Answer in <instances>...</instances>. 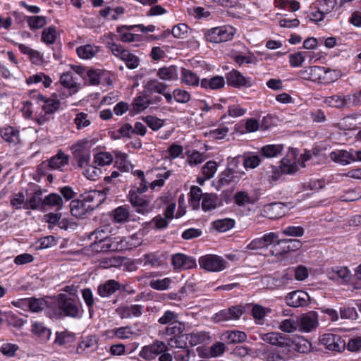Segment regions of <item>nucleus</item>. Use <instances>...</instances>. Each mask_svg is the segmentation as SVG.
Masks as SVG:
<instances>
[{
  "instance_id": "obj_1",
  "label": "nucleus",
  "mask_w": 361,
  "mask_h": 361,
  "mask_svg": "<svg viewBox=\"0 0 361 361\" xmlns=\"http://www.w3.org/2000/svg\"><path fill=\"white\" fill-rule=\"evenodd\" d=\"M107 47L115 56L125 61L128 68L135 69L138 67L140 64L139 58L130 53L128 50L125 49L121 44L114 42H108Z\"/></svg>"
},
{
  "instance_id": "obj_2",
  "label": "nucleus",
  "mask_w": 361,
  "mask_h": 361,
  "mask_svg": "<svg viewBox=\"0 0 361 361\" xmlns=\"http://www.w3.org/2000/svg\"><path fill=\"white\" fill-rule=\"evenodd\" d=\"M58 307L66 317L77 318L80 317V302L75 298L61 293L59 295Z\"/></svg>"
},
{
  "instance_id": "obj_3",
  "label": "nucleus",
  "mask_w": 361,
  "mask_h": 361,
  "mask_svg": "<svg viewBox=\"0 0 361 361\" xmlns=\"http://www.w3.org/2000/svg\"><path fill=\"white\" fill-rule=\"evenodd\" d=\"M234 29L231 26H221L212 28L205 33L207 41L213 43L227 42L233 37Z\"/></svg>"
},
{
  "instance_id": "obj_4",
  "label": "nucleus",
  "mask_w": 361,
  "mask_h": 361,
  "mask_svg": "<svg viewBox=\"0 0 361 361\" xmlns=\"http://www.w3.org/2000/svg\"><path fill=\"white\" fill-rule=\"evenodd\" d=\"M199 264L208 271L219 272L226 268L227 262L220 256L207 255L199 259Z\"/></svg>"
},
{
  "instance_id": "obj_5",
  "label": "nucleus",
  "mask_w": 361,
  "mask_h": 361,
  "mask_svg": "<svg viewBox=\"0 0 361 361\" xmlns=\"http://www.w3.org/2000/svg\"><path fill=\"white\" fill-rule=\"evenodd\" d=\"M128 200L135 209V212L146 214L152 211L150 207L151 200L142 194L138 193L135 190H130L128 194Z\"/></svg>"
},
{
  "instance_id": "obj_6",
  "label": "nucleus",
  "mask_w": 361,
  "mask_h": 361,
  "mask_svg": "<svg viewBox=\"0 0 361 361\" xmlns=\"http://www.w3.org/2000/svg\"><path fill=\"white\" fill-rule=\"evenodd\" d=\"M321 344L326 349L336 352H341L345 348L346 343L341 336L334 334H324L319 338Z\"/></svg>"
},
{
  "instance_id": "obj_7",
  "label": "nucleus",
  "mask_w": 361,
  "mask_h": 361,
  "mask_svg": "<svg viewBox=\"0 0 361 361\" xmlns=\"http://www.w3.org/2000/svg\"><path fill=\"white\" fill-rule=\"evenodd\" d=\"M176 204L171 203L167 205L163 214H158L152 219L153 228L154 230H163L168 227L169 221L174 217Z\"/></svg>"
},
{
  "instance_id": "obj_8",
  "label": "nucleus",
  "mask_w": 361,
  "mask_h": 361,
  "mask_svg": "<svg viewBox=\"0 0 361 361\" xmlns=\"http://www.w3.org/2000/svg\"><path fill=\"white\" fill-rule=\"evenodd\" d=\"M298 329L300 331L310 332L319 325L317 314L315 312H309L302 314L297 320Z\"/></svg>"
},
{
  "instance_id": "obj_9",
  "label": "nucleus",
  "mask_w": 361,
  "mask_h": 361,
  "mask_svg": "<svg viewBox=\"0 0 361 361\" xmlns=\"http://www.w3.org/2000/svg\"><path fill=\"white\" fill-rule=\"evenodd\" d=\"M298 151L295 149H290L285 157L281 161L280 170L284 174H293L298 170L296 162Z\"/></svg>"
},
{
  "instance_id": "obj_10",
  "label": "nucleus",
  "mask_w": 361,
  "mask_h": 361,
  "mask_svg": "<svg viewBox=\"0 0 361 361\" xmlns=\"http://www.w3.org/2000/svg\"><path fill=\"white\" fill-rule=\"evenodd\" d=\"M12 304L17 307L28 308L33 312H41L47 306L46 300L35 298L19 299L17 301L12 302Z\"/></svg>"
},
{
  "instance_id": "obj_11",
  "label": "nucleus",
  "mask_w": 361,
  "mask_h": 361,
  "mask_svg": "<svg viewBox=\"0 0 361 361\" xmlns=\"http://www.w3.org/2000/svg\"><path fill=\"white\" fill-rule=\"evenodd\" d=\"M168 350V346L160 341H156L151 345H145L142 348L139 355L147 360H151L164 351Z\"/></svg>"
},
{
  "instance_id": "obj_12",
  "label": "nucleus",
  "mask_w": 361,
  "mask_h": 361,
  "mask_svg": "<svg viewBox=\"0 0 361 361\" xmlns=\"http://www.w3.org/2000/svg\"><path fill=\"white\" fill-rule=\"evenodd\" d=\"M286 304L293 307H306L310 303V297L307 293L302 290H295L289 293L286 296Z\"/></svg>"
},
{
  "instance_id": "obj_13",
  "label": "nucleus",
  "mask_w": 361,
  "mask_h": 361,
  "mask_svg": "<svg viewBox=\"0 0 361 361\" xmlns=\"http://www.w3.org/2000/svg\"><path fill=\"white\" fill-rule=\"evenodd\" d=\"M227 84L235 88L250 87L252 86V79L245 77L240 71L232 70L226 74Z\"/></svg>"
},
{
  "instance_id": "obj_14",
  "label": "nucleus",
  "mask_w": 361,
  "mask_h": 361,
  "mask_svg": "<svg viewBox=\"0 0 361 361\" xmlns=\"http://www.w3.org/2000/svg\"><path fill=\"white\" fill-rule=\"evenodd\" d=\"M262 339L271 345L279 347H290L292 339L279 332H269L262 335Z\"/></svg>"
},
{
  "instance_id": "obj_15",
  "label": "nucleus",
  "mask_w": 361,
  "mask_h": 361,
  "mask_svg": "<svg viewBox=\"0 0 361 361\" xmlns=\"http://www.w3.org/2000/svg\"><path fill=\"white\" fill-rule=\"evenodd\" d=\"M171 264L175 269H190L196 266L195 259L182 253L172 256Z\"/></svg>"
},
{
  "instance_id": "obj_16",
  "label": "nucleus",
  "mask_w": 361,
  "mask_h": 361,
  "mask_svg": "<svg viewBox=\"0 0 361 361\" xmlns=\"http://www.w3.org/2000/svg\"><path fill=\"white\" fill-rule=\"evenodd\" d=\"M275 247H280V250L272 251V255H281L290 251H295L300 248L302 243L300 240L295 239H282L277 241Z\"/></svg>"
},
{
  "instance_id": "obj_17",
  "label": "nucleus",
  "mask_w": 361,
  "mask_h": 361,
  "mask_svg": "<svg viewBox=\"0 0 361 361\" xmlns=\"http://www.w3.org/2000/svg\"><path fill=\"white\" fill-rule=\"evenodd\" d=\"M328 278L332 281L348 282L350 280V271L346 267H334L326 271Z\"/></svg>"
},
{
  "instance_id": "obj_18",
  "label": "nucleus",
  "mask_w": 361,
  "mask_h": 361,
  "mask_svg": "<svg viewBox=\"0 0 361 361\" xmlns=\"http://www.w3.org/2000/svg\"><path fill=\"white\" fill-rule=\"evenodd\" d=\"M265 216L270 219H276L286 214V205L282 202H273L264 207Z\"/></svg>"
},
{
  "instance_id": "obj_19",
  "label": "nucleus",
  "mask_w": 361,
  "mask_h": 361,
  "mask_svg": "<svg viewBox=\"0 0 361 361\" xmlns=\"http://www.w3.org/2000/svg\"><path fill=\"white\" fill-rule=\"evenodd\" d=\"M309 72L310 80L321 83L331 82L334 80V78L326 79V75L332 72L330 68L314 66L309 67Z\"/></svg>"
},
{
  "instance_id": "obj_20",
  "label": "nucleus",
  "mask_w": 361,
  "mask_h": 361,
  "mask_svg": "<svg viewBox=\"0 0 361 361\" xmlns=\"http://www.w3.org/2000/svg\"><path fill=\"white\" fill-rule=\"evenodd\" d=\"M126 248L124 239L122 236L109 235L102 246V250L104 252H116Z\"/></svg>"
},
{
  "instance_id": "obj_21",
  "label": "nucleus",
  "mask_w": 361,
  "mask_h": 361,
  "mask_svg": "<svg viewBox=\"0 0 361 361\" xmlns=\"http://www.w3.org/2000/svg\"><path fill=\"white\" fill-rule=\"evenodd\" d=\"M243 313L240 306L232 307L227 310H223L216 314L219 322H229L238 319Z\"/></svg>"
},
{
  "instance_id": "obj_22",
  "label": "nucleus",
  "mask_w": 361,
  "mask_h": 361,
  "mask_svg": "<svg viewBox=\"0 0 361 361\" xmlns=\"http://www.w3.org/2000/svg\"><path fill=\"white\" fill-rule=\"evenodd\" d=\"M105 195L101 190H91L84 195L83 201L87 203H92L89 204L90 210H93L94 208L98 207L104 200Z\"/></svg>"
},
{
  "instance_id": "obj_23",
  "label": "nucleus",
  "mask_w": 361,
  "mask_h": 361,
  "mask_svg": "<svg viewBox=\"0 0 361 361\" xmlns=\"http://www.w3.org/2000/svg\"><path fill=\"white\" fill-rule=\"evenodd\" d=\"M150 99L147 95H139L133 98L130 105V114L140 113L151 104Z\"/></svg>"
},
{
  "instance_id": "obj_24",
  "label": "nucleus",
  "mask_w": 361,
  "mask_h": 361,
  "mask_svg": "<svg viewBox=\"0 0 361 361\" xmlns=\"http://www.w3.org/2000/svg\"><path fill=\"white\" fill-rule=\"evenodd\" d=\"M42 191L39 189L36 190L32 196L26 200V203L24 207V209H32V210H37V209H44V203L43 200L42 198Z\"/></svg>"
},
{
  "instance_id": "obj_25",
  "label": "nucleus",
  "mask_w": 361,
  "mask_h": 361,
  "mask_svg": "<svg viewBox=\"0 0 361 361\" xmlns=\"http://www.w3.org/2000/svg\"><path fill=\"white\" fill-rule=\"evenodd\" d=\"M120 287V283L118 281L108 280L98 286L97 293L102 298L109 297L118 290Z\"/></svg>"
},
{
  "instance_id": "obj_26",
  "label": "nucleus",
  "mask_w": 361,
  "mask_h": 361,
  "mask_svg": "<svg viewBox=\"0 0 361 361\" xmlns=\"http://www.w3.org/2000/svg\"><path fill=\"white\" fill-rule=\"evenodd\" d=\"M143 306L141 305H131L124 306L119 309V315L122 319H128L133 317H139L142 315Z\"/></svg>"
},
{
  "instance_id": "obj_27",
  "label": "nucleus",
  "mask_w": 361,
  "mask_h": 361,
  "mask_svg": "<svg viewBox=\"0 0 361 361\" xmlns=\"http://www.w3.org/2000/svg\"><path fill=\"white\" fill-rule=\"evenodd\" d=\"M157 75L162 80H176L178 78V68L176 66L160 68L157 71Z\"/></svg>"
},
{
  "instance_id": "obj_28",
  "label": "nucleus",
  "mask_w": 361,
  "mask_h": 361,
  "mask_svg": "<svg viewBox=\"0 0 361 361\" xmlns=\"http://www.w3.org/2000/svg\"><path fill=\"white\" fill-rule=\"evenodd\" d=\"M331 159L343 165L349 164L355 161L353 152H348L346 150H340L337 152H332L330 154Z\"/></svg>"
},
{
  "instance_id": "obj_29",
  "label": "nucleus",
  "mask_w": 361,
  "mask_h": 361,
  "mask_svg": "<svg viewBox=\"0 0 361 361\" xmlns=\"http://www.w3.org/2000/svg\"><path fill=\"white\" fill-rule=\"evenodd\" d=\"M1 137L8 143L16 145L20 142V135L18 130L11 126L4 128L1 131Z\"/></svg>"
},
{
  "instance_id": "obj_30",
  "label": "nucleus",
  "mask_w": 361,
  "mask_h": 361,
  "mask_svg": "<svg viewBox=\"0 0 361 361\" xmlns=\"http://www.w3.org/2000/svg\"><path fill=\"white\" fill-rule=\"evenodd\" d=\"M99 52V47L94 44L82 45L76 48L78 56L82 59H91Z\"/></svg>"
},
{
  "instance_id": "obj_31",
  "label": "nucleus",
  "mask_w": 361,
  "mask_h": 361,
  "mask_svg": "<svg viewBox=\"0 0 361 361\" xmlns=\"http://www.w3.org/2000/svg\"><path fill=\"white\" fill-rule=\"evenodd\" d=\"M145 90L150 94H164L168 88V85L159 81L157 79H152L148 80L144 85Z\"/></svg>"
},
{
  "instance_id": "obj_32",
  "label": "nucleus",
  "mask_w": 361,
  "mask_h": 361,
  "mask_svg": "<svg viewBox=\"0 0 361 361\" xmlns=\"http://www.w3.org/2000/svg\"><path fill=\"white\" fill-rule=\"evenodd\" d=\"M70 207L71 214L76 218H81L90 209L83 200H72Z\"/></svg>"
},
{
  "instance_id": "obj_33",
  "label": "nucleus",
  "mask_w": 361,
  "mask_h": 361,
  "mask_svg": "<svg viewBox=\"0 0 361 361\" xmlns=\"http://www.w3.org/2000/svg\"><path fill=\"white\" fill-rule=\"evenodd\" d=\"M219 202L218 195L214 193H206L202 197V209L204 212L212 211L216 208Z\"/></svg>"
},
{
  "instance_id": "obj_34",
  "label": "nucleus",
  "mask_w": 361,
  "mask_h": 361,
  "mask_svg": "<svg viewBox=\"0 0 361 361\" xmlns=\"http://www.w3.org/2000/svg\"><path fill=\"white\" fill-rule=\"evenodd\" d=\"M32 332L40 338L42 341H48L51 334V330L39 322H34L32 323Z\"/></svg>"
},
{
  "instance_id": "obj_35",
  "label": "nucleus",
  "mask_w": 361,
  "mask_h": 361,
  "mask_svg": "<svg viewBox=\"0 0 361 361\" xmlns=\"http://www.w3.org/2000/svg\"><path fill=\"white\" fill-rule=\"evenodd\" d=\"M225 85L224 78L222 76H214L210 79L204 78L200 81V85L202 88H210L217 90L223 87Z\"/></svg>"
},
{
  "instance_id": "obj_36",
  "label": "nucleus",
  "mask_w": 361,
  "mask_h": 361,
  "mask_svg": "<svg viewBox=\"0 0 361 361\" xmlns=\"http://www.w3.org/2000/svg\"><path fill=\"white\" fill-rule=\"evenodd\" d=\"M68 156L65 154L61 150L51 157L49 161V166L52 169H61L63 166L68 164Z\"/></svg>"
},
{
  "instance_id": "obj_37",
  "label": "nucleus",
  "mask_w": 361,
  "mask_h": 361,
  "mask_svg": "<svg viewBox=\"0 0 361 361\" xmlns=\"http://www.w3.org/2000/svg\"><path fill=\"white\" fill-rule=\"evenodd\" d=\"M223 337L228 343H243L247 339L246 334L240 331H227L223 334Z\"/></svg>"
},
{
  "instance_id": "obj_38",
  "label": "nucleus",
  "mask_w": 361,
  "mask_h": 361,
  "mask_svg": "<svg viewBox=\"0 0 361 361\" xmlns=\"http://www.w3.org/2000/svg\"><path fill=\"white\" fill-rule=\"evenodd\" d=\"M181 81L190 86H198L200 78L192 71L182 68Z\"/></svg>"
},
{
  "instance_id": "obj_39",
  "label": "nucleus",
  "mask_w": 361,
  "mask_h": 361,
  "mask_svg": "<svg viewBox=\"0 0 361 361\" xmlns=\"http://www.w3.org/2000/svg\"><path fill=\"white\" fill-rule=\"evenodd\" d=\"M97 344L98 341L95 336H87L78 345L77 353L80 354L88 349H91L92 351L96 350L98 347Z\"/></svg>"
},
{
  "instance_id": "obj_40",
  "label": "nucleus",
  "mask_w": 361,
  "mask_h": 361,
  "mask_svg": "<svg viewBox=\"0 0 361 361\" xmlns=\"http://www.w3.org/2000/svg\"><path fill=\"white\" fill-rule=\"evenodd\" d=\"M283 149V145H267L261 148V155L265 158L276 157Z\"/></svg>"
},
{
  "instance_id": "obj_41",
  "label": "nucleus",
  "mask_w": 361,
  "mask_h": 361,
  "mask_svg": "<svg viewBox=\"0 0 361 361\" xmlns=\"http://www.w3.org/2000/svg\"><path fill=\"white\" fill-rule=\"evenodd\" d=\"M44 208L46 206L56 207V210H60L63 207L62 197L56 193H50L43 200Z\"/></svg>"
},
{
  "instance_id": "obj_42",
  "label": "nucleus",
  "mask_w": 361,
  "mask_h": 361,
  "mask_svg": "<svg viewBox=\"0 0 361 361\" xmlns=\"http://www.w3.org/2000/svg\"><path fill=\"white\" fill-rule=\"evenodd\" d=\"M185 329V324L177 320L172 324H169V325L166 327L164 334L167 336H179L182 335Z\"/></svg>"
},
{
  "instance_id": "obj_43",
  "label": "nucleus",
  "mask_w": 361,
  "mask_h": 361,
  "mask_svg": "<svg viewBox=\"0 0 361 361\" xmlns=\"http://www.w3.org/2000/svg\"><path fill=\"white\" fill-rule=\"evenodd\" d=\"M39 82H42L44 86L45 87H49L51 83V78L42 73H38L35 75L29 76L27 78H26V83L30 84H37Z\"/></svg>"
},
{
  "instance_id": "obj_44",
  "label": "nucleus",
  "mask_w": 361,
  "mask_h": 361,
  "mask_svg": "<svg viewBox=\"0 0 361 361\" xmlns=\"http://www.w3.org/2000/svg\"><path fill=\"white\" fill-rule=\"evenodd\" d=\"M324 103L329 106L342 109L346 107L345 97L341 95H333L326 97L324 100Z\"/></svg>"
},
{
  "instance_id": "obj_45",
  "label": "nucleus",
  "mask_w": 361,
  "mask_h": 361,
  "mask_svg": "<svg viewBox=\"0 0 361 361\" xmlns=\"http://www.w3.org/2000/svg\"><path fill=\"white\" fill-rule=\"evenodd\" d=\"M173 353L176 361H189L191 354L195 356L194 352L186 346V343H184L183 346L176 348Z\"/></svg>"
},
{
  "instance_id": "obj_46",
  "label": "nucleus",
  "mask_w": 361,
  "mask_h": 361,
  "mask_svg": "<svg viewBox=\"0 0 361 361\" xmlns=\"http://www.w3.org/2000/svg\"><path fill=\"white\" fill-rule=\"evenodd\" d=\"M204 194L202 193L200 187L193 185L190 188V201L194 209H197L200 206V202Z\"/></svg>"
},
{
  "instance_id": "obj_47",
  "label": "nucleus",
  "mask_w": 361,
  "mask_h": 361,
  "mask_svg": "<svg viewBox=\"0 0 361 361\" xmlns=\"http://www.w3.org/2000/svg\"><path fill=\"white\" fill-rule=\"evenodd\" d=\"M173 281L170 278H164L163 279L152 280L149 282V286L157 290H165L170 288V286Z\"/></svg>"
},
{
  "instance_id": "obj_48",
  "label": "nucleus",
  "mask_w": 361,
  "mask_h": 361,
  "mask_svg": "<svg viewBox=\"0 0 361 361\" xmlns=\"http://www.w3.org/2000/svg\"><path fill=\"white\" fill-rule=\"evenodd\" d=\"M234 202L239 207H244L247 204L252 203L250 195L246 191H238L233 196Z\"/></svg>"
},
{
  "instance_id": "obj_49",
  "label": "nucleus",
  "mask_w": 361,
  "mask_h": 361,
  "mask_svg": "<svg viewBox=\"0 0 361 361\" xmlns=\"http://www.w3.org/2000/svg\"><path fill=\"white\" fill-rule=\"evenodd\" d=\"M294 345V350L300 353H306L311 349L310 342L302 338H298L295 341L292 340L291 345Z\"/></svg>"
},
{
  "instance_id": "obj_50",
  "label": "nucleus",
  "mask_w": 361,
  "mask_h": 361,
  "mask_svg": "<svg viewBox=\"0 0 361 361\" xmlns=\"http://www.w3.org/2000/svg\"><path fill=\"white\" fill-rule=\"evenodd\" d=\"M61 84L66 88L73 90L77 87L76 78L71 72L63 73L60 78Z\"/></svg>"
},
{
  "instance_id": "obj_51",
  "label": "nucleus",
  "mask_w": 361,
  "mask_h": 361,
  "mask_svg": "<svg viewBox=\"0 0 361 361\" xmlns=\"http://www.w3.org/2000/svg\"><path fill=\"white\" fill-rule=\"evenodd\" d=\"M232 58L240 66L244 63L252 64L257 62V58L251 52L245 55L233 54Z\"/></svg>"
},
{
  "instance_id": "obj_52",
  "label": "nucleus",
  "mask_w": 361,
  "mask_h": 361,
  "mask_svg": "<svg viewBox=\"0 0 361 361\" xmlns=\"http://www.w3.org/2000/svg\"><path fill=\"white\" fill-rule=\"evenodd\" d=\"M261 238L262 240L264 247H267L269 245H272L271 248H274V250H271V252L272 251L276 252L277 250H280L279 247H275L274 246L275 244H277V241L279 240L278 235L276 233L270 232L269 233L264 235L262 237H261Z\"/></svg>"
},
{
  "instance_id": "obj_53",
  "label": "nucleus",
  "mask_w": 361,
  "mask_h": 361,
  "mask_svg": "<svg viewBox=\"0 0 361 361\" xmlns=\"http://www.w3.org/2000/svg\"><path fill=\"white\" fill-rule=\"evenodd\" d=\"M234 225L235 221L231 219H219L214 222V227L219 232H226L232 228Z\"/></svg>"
},
{
  "instance_id": "obj_54",
  "label": "nucleus",
  "mask_w": 361,
  "mask_h": 361,
  "mask_svg": "<svg viewBox=\"0 0 361 361\" xmlns=\"http://www.w3.org/2000/svg\"><path fill=\"white\" fill-rule=\"evenodd\" d=\"M74 123L78 130H81L84 128L89 126L91 124V121L89 118L87 114L84 112L78 113L74 118Z\"/></svg>"
},
{
  "instance_id": "obj_55",
  "label": "nucleus",
  "mask_w": 361,
  "mask_h": 361,
  "mask_svg": "<svg viewBox=\"0 0 361 361\" xmlns=\"http://www.w3.org/2000/svg\"><path fill=\"white\" fill-rule=\"evenodd\" d=\"M111 332L113 334V336L119 339L130 338L133 334L131 327L128 326L114 329Z\"/></svg>"
},
{
  "instance_id": "obj_56",
  "label": "nucleus",
  "mask_w": 361,
  "mask_h": 361,
  "mask_svg": "<svg viewBox=\"0 0 361 361\" xmlns=\"http://www.w3.org/2000/svg\"><path fill=\"white\" fill-rule=\"evenodd\" d=\"M190 94L183 89L176 88L173 90V99L180 104H186L190 100Z\"/></svg>"
},
{
  "instance_id": "obj_57",
  "label": "nucleus",
  "mask_w": 361,
  "mask_h": 361,
  "mask_svg": "<svg viewBox=\"0 0 361 361\" xmlns=\"http://www.w3.org/2000/svg\"><path fill=\"white\" fill-rule=\"evenodd\" d=\"M109 229L107 226L99 228L92 233L91 238H94L95 242L103 243V244H104V241L109 237Z\"/></svg>"
},
{
  "instance_id": "obj_58",
  "label": "nucleus",
  "mask_w": 361,
  "mask_h": 361,
  "mask_svg": "<svg viewBox=\"0 0 361 361\" xmlns=\"http://www.w3.org/2000/svg\"><path fill=\"white\" fill-rule=\"evenodd\" d=\"M260 163L261 158L259 155L249 154L245 156L243 158V166L246 169H255L260 164Z\"/></svg>"
},
{
  "instance_id": "obj_59",
  "label": "nucleus",
  "mask_w": 361,
  "mask_h": 361,
  "mask_svg": "<svg viewBox=\"0 0 361 361\" xmlns=\"http://www.w3.org/2000/svg\"><path fill=\"white\" fill-rule=\"evenodd\" d=\"M56 39V30L54 27H49L43 30L42 34V40L47 44H51L54 43Z\"/></svg>"
},
{
  "instance_id": "obj_60",
  "label": "nucleus",
  "mask_w": 361,
  "mask_h": 361,
  "mask_svg": "<svg viewBox=\"0 0 361 361\" xmlns=\"http://www.w3.org/2000/svg\"><path fill=\"white\" fill-rule=\"evenodd\" d=\"M26 203L25 197L22 192L13 194L11 199V204L16 209H24Z\"/></svg>"
},
{
  "instance_id": "obj_61",
  "label": "nucleus",
  "mask_w": 361,
  "mask_h": 361,
  "mask_svg": "<svg viewBox=\"0 0 361 361\" xmlns=\"http://www.w3.org/2000/svg\"><path fill=\"white\" fill-rule=\"evenodd\" d=\"M114 218L118 223L126 221L129 218L128 209L123 206L118 207L114 212Z\"/></svg>"
},
{
  "instance_id": "obj_62",
  "label": "nucleus",
  "mask_w": 361,
  "mask_h": 361,
  "mask_svg": "<svg viewBox=\"0 0 361 361\" xmlns=\"http://www.w3.org/2000/svg\"><path fill=\"white\" fill-rule=\"evenodd\" d=\"M19 347L18 345L11 343H4L0 347V352L8 357H14Z\"/></svg>"
},
{
  "instance_id": "obj_63",
  "label": "nucleus",
  "mask_w": 361,
  "mask_h": 361,
  "mask_svg": "<svg viewBox=\"0 0 361 361\" xmlns=\"http://www.w3.org/2000/svg\"><path fill=\"white\" fill-rule=\"evenodd\" d=\"M217 170V164L214 161H207L202 167V172L206 178H212L214 177Z\"/></svg>"
},
{
  "instance_id": "obj_64",
  "label": "nucleus",
  "mask_w": 361,
  "mask_h": 361,
  "mask_svg": "<svg viewBox=\"0 0 361 361\" xmlns=\"http://www.w3.org/2000/svg\"><path fill=\"white\" fill-rule=\"evenodd\" d=\"M60 107V102L58 99H49L42 106V110L46 114H51L56 112Z\"/></svg>"
}]
</instances>
